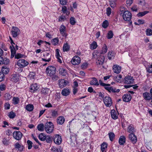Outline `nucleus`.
I'll use <instances>...</instances> for the list:
<instances>
[{
    "label": "nucleus",
    "instance_id": "4be33fe9",
    "mask_svg": "<svg viewBox=\"0 0 152 152\" xmlns=\"http://www.w3.org/2000/svg\"><path fill=\"white\" fill-rule=\"evenodd\" d=\"M99 83L97 79L95 77L92 78V80L90 81V84L92 86H98Z\"/></svg>",
    "mask_w": 152,
    "mask_h": 152
},
{
    "label": "nucleus",
    "instance_id": "ea45409f",
    "mask_svg": "<svg viewBox=\"0 0 152 152\" xmlns=\"http://www.w3.org/2000/svg\"><path fill=\"white\" fill-rule=\"evenodd\" d=\"M38 130L40 132H42L44 130L45 126L43 124H39L37 126Z\"/></svg>",
    "mask_w": 152,
    "mask_h": 152
},
{
    "label": "nucleus",
    "instance_id": "9d476101",
    "mask_svg": "<svg viewBox=\"0 0 152 152\" xmlns=\"http://www.w3.org/2000/svg\"><path fill=\"white\" fill-rule=\"evenodd\" d=\"M80 58L77 56H75L71 61L72 64L74 65L78 64L80 63Z\"/></svg>",
    "mask_w": 152,
    "mask_h": 152
},
{
    "label": "nucleus",
    "instance_id": "5fc2aeb1",
    "mask_svg": "<svg viewBox=\"0 0 152 152\" xmlns=\"http://www.w3.org/2000/svg\"><path fill=\"white\" fill-rule=\"evenodd\" d=\"M19 101V99L18 98L14 97L13 99V103L15 104H18Z\"/></svg>",
    "mask_w": 152,
    "mask_h": 152
},
{
    "label": "nucleus",
    "instance_id": "4c0bfd02",
    "mask_svg": "<svg viewBox=\"0 0 152 152\" xmlns=\"http://www.w3.org/2000/svg\"><path fill=\"white\" fill-rule=\"evenodd\" d=\"M115 53L113 51H109L107 54L108 57L110 60L112 58H114V57Z\"/></svg>",
    "mask_w": 152,
    "mask_h": 152
},
{
    "label": "nucleus",
    "instance_id": "e433bc0d",
    "mask_svg": "<svg viewBox=\"0 0 152 152\" xmlns=\"http://www.w3.org/2000/svg\"><path fill=\"white\" fill-rule=\"evenodd\" d=\"M46 136L44 134L41 133L39 135L38 138L40 140L44 141L46 138Z\"/></svg>",
    "mask_w": 152,
    "mask_h": 152
},
{
    "label": "nucleus",
    "instance_id": "c756f323",
    "mask_svg": "<svg viewBox=\"0 0 152 152\" xmlns=\"http://www.w3.org/2000/svg\"><path fill=\"white\" fill-rule=\"evenodd\" d=\"M10 48L11 50V58H13L15 55L16 51L14 46H10Z\"/></svg>",
    "mask_w": 152,
    "mask_h": 152
},
{
    "label": "nucleus",
    "instance_id": "f257e3e1",
    "mask_svg": "<svg viewBox=\"0 0 152 152\" xmlns=\"http://www.w3.org/2000/svg\"><path fill=\"white\" fill-rule=\"evenodd\" d=\"M99 82L100 85L104 87L105 89L110 93H118L120 91L119 89H116L115 87L110 86V85L109 84H106L102 83L101 80H99Z\"/></svg>",
    "mask_w": 152,
    "mask_h": 152
},
{
    "label": "nucleus",
    "instance_id": "052dcab7",
    "mask_svg": "<svg viewBox=\"0 0 152 152\" xmlns=\"http://www.w3.org/2000/svg\"><path fill=\"white\" fill-rule=\"evenodd\" d=\"M27 143L28 145V149H31L32 147V142L30 140H28L27 141Z\"/></svg>",
    "mask_w": 152,
    "mask_h": 152
},
{
    "label": "nucleus",
    "instance_id": "13d9d810",
    "mask_svg": "<svg viewBox=\"0 0 152 152\" xmlns=\"http://www.w3.org/2000/svg\"><path fill=\"white\" fill-rule=\"evenodd\" d=\"M35 73L34 72H30L28 75L30 79H32L34 78V77L35 76Z\"/></svg>",
    "mask_w": 152,
    "mask_h": 152
},
{
    "label": "nucleus",
    "instance_id": "7ed1b4c3",
    "mask_svg": "<svg viewBox=\"0 0 152 152\" xmlns=\"http://www.w3.org/2000/svg\"><path fill=\"white\" fill-rule=\"evenodd\" d=\"M56 68L53 66H48L46 69V72L48 75L49 76L53 75L56 73Z\"/></svg>",
    "mask_w": 152,
    "mask_h": 152
},
{
    "label": "nucleus",
    "instance_id": "1a4fd4ad",
    "mask_svg": "<svg viewBox=\"0 0 152 152\" xmlns=\"http://www.w3.org/2000/svg\"><path fill=\"white\" fill-rule=\"evenodd\" d=\"M11 32L13 37L15 38L19 34L20 31L18 28L13 26Z\"/></svg>",
    "mask_w": 152,
    "mask_h": 152
},
{
    "label": "nucleus",
    "instance_id": "7c9ffc66",
    "mask_svg": "<svg viewBox=\"0 0 152 152\" xmlns=\"http://www.w3.org/2000/svg\"><path fill=\"white\" fill-rule=\"evenodd\" d=\"M111 115L112 118L114 119H116L118 118L116 112L114 110H113L111 111Z\"/></svg>",
    "mask_w": 152,
    "mask_h": 152
},
{
    "label": "nucleus",
    "instance_id": "473e14b6",
    "mask_svg": "<svg viewBox=\"0 0 152 152\" xmlns=\"http://www.w3.org/2000/svg\"><path fill=\"white\" fill-rule=\"evenodd\" d=\"M59 73L62 76H66L67 75V73L66 69L62 68L59 70Z\"/></svg>",
    "mask_w": 152,
    "mask_h": 152
},
{
    "label": "nucleus",
    "instance_id": "bb28decb",
    "mask_svg": "<svg viewBox=\"0 0 152 152\" xmlns=\"http://www.w3.org/2000/svg\"><path fill=\"white\" fill-rule=\"evenodd\" d=\"M64 121L65 118L63 116L58 117L57 120V124L60 125L64 123Z\"/></svg>",
    "mask_w": 152,
    "mask_h": 152
},
{
    "label": "nucleus",
    "instance_id": "dca6fc26",
    "mask_svg": "<svg viewBox=\"0 0 152 152\" xmlns=\"http://www.w3.org/2000/svg\"><path fill=\"white\" fill-rule=\"evenodd\" d=\"M129 138L133 144H135L136 142L137 139L134 134L130 133L129 135Z\"/></svg>",
    "mask_w": 152,
    "mask_h": 152
},
{
    "label": "nucleus",
    "instance_id": "58836bf2",
    "mask_svg": "<svg viewBox=\"0 0 152 152\" xmlns=\"http://www.w3.org/2000/svg\"><path fill=\"white\" fill-rule=\"evenodd\" d=\"M90 48L92 50L95 49L97 47L96 42L95 41H93L90 45Z\"/></svg>",
    "mask_w": 152,
    "mask_h": 152
},
{
    "label": "nucleus",
    "instance_id": "c85d7f7f",
    "mask_svg": "<svg viewBox=\"0 0 152 152\" xmlns=\"http://www.w3.org/2000/svg\"><path fill=\"white\" fill-rule=\"evenodd\" d=\"M1 72L4 74H7L9 72V69L7 66H4L2 67L1 69Z\"/></svg>",
    "mask_w": 152,
    "mask_h": 152
},
{
    "label": "nucleus",
    "instance_id": "9b49d317",
    "mask_svg": "<svg viewBox=\"0 0 152 152\" xmlns=\"http://www.w3.org/2000/svg\"><path fill=\"white\" fill-rule=\"evenodd\" d=\"M43 57L44 58H42V61L45 62H49L51 60V56L49 53L45 52L44 53Z\"/></svg>",
    "mask_w": 152,
    "mask_h": 152
},
{
    "label": "nucleus",
    "instance_id": "864d4df0",
    "mask_svg": "<svg viewBox=\"0 0 152 152\" xmlns=\"http://www.w3.org/2000/svg\"><path fill=\"white\" fill-rule=\"evenodd\" d=\"M70 23L72 25H74L76 23V22L75 18L73 17H71L70 19Z\"/></svg>",
    "mask_w": 152,
    "mask_h": 152
},
{
    "label": "nucleus",
    "instance_id": "393cba45",
    "mask_svg": "<svg viewBox=\"0 0 152 152\" xmlns=\"http://www.w3.org/2000/svg\"><path fill=\"white\" fill-rule=\"evenodd\" d=\"M126 142V138L124 136H121L119 139L118 143L120 145H124Z\"/></svg>",
    "mask_w": 152,
    "mask_h": 152
},
{
    "label": "nucleus",
    "instance_id": "b1692460",
    "mask_svg": "<svg viewBox=\"0 0 152 152\" xmlns=\"http://www.w3.org/2000/svg\"><path fill=\"white\" fill-rule=\"evenodd\" d=\"M70 93V90L67 88H64L61 91V94L63 96H67L69 95Z\"/></svg>",
    "mask_w": 152,
    "mask_h": 152
},
{
    "label": "nucleus",
    "instance_id": "6ab92c4d",
    "mask_svg": "<svg viewBox=\"0 0 152 152\" xmlns=\"http://www.w3.org/2000/svg\"><path fill=\"white\" fill-rule=\"evenodd\" d=\"M143 97L145 100L150 101L152 99V96L149 93L145 92L143 93Z\"/></svg>",
    "mask_w": 152,
    "mask_h": 152
},
{
    "label": "nucleus",
    "instance_id": "3c124183",
    "mask_svg": "<svg viewBox=\"0 0 152 152\" xmlns=\"http://www.w3.org/2000/svg\"><path fill=\"white\" fill-rule=\"evenodd\" d=\"M146 33L147 36H151L152 35V30L150 28L147 29L146 31Z\"/></svg>",
    "mask_w": 152,
    "mask_h": 152
},
{
    "label": "nucleus",
    "instance_id": "f3484780",
    "mask_svg": "<svg viewBox=\"0 0 152 152\" xmlns=\"http://www.w3.org/2000/svg\"><path fill=\"white\" fill-rule=\"evenodd\" d=\"M10 60L6 58H3L0 56V65L5 64L7 65L9 64Z\"/></svg>",
    "mask_w": 152,
    "mask_h": 152
},
{
    "label": "nucleus",
    "instance_id": "a19ab883",
    "mask_svg": "<svg viewBox=\"0 0 152 152\" xmlns=\"http://www.w3.org/2000/svg\"><path fill=\"white\" fill-rule=\"evenodd\" d=\"M110 6L112 8H114L116 6V0H109Z\"/></svg>",
    "mask_w": 152,
    "mask_h": 152
},
{
    "label": "nucleus",
    "instance_id": "412c9836",
    "mask_svg": "<svg viewBox=\"0 0 152 152\" xmlns=\"http://www.w3.org/2000/svg\"><path fill=\"white\" fill-rule=\"evenodd\" d=\"M113 71L115 73L118 74L121 71V67L118 65H113Z\"/></svg>",
    "mask_w": 152,
    "mask_h": 152
},
{
    "label": "nucleus",
    "instance_id": "c03bdc74",
    "mask_svg": "<svg viewBox=\"0 0 152 152\" xmlns=\"http://www.w3.org/2000/svg\"><path fill=\"white\" fill-rule=\"evenodd\" d=\"M108 135L110 140L111 141H113L115 137V135L114 133L113 132H110L108 133Z\"/></svg>",
    "mask_w": 152,
    "mask_h": 152
},
{
    "label": "nucleus",
    "instance_id": "0e129e2a",
    "mask_svg": "<svg viewBox=\"0 0 152 152\" xmlns=\"http://www.w3.org/2000/svg\"><path fill=\"white\" fill-rule=\"evenodd\" d=\"M66 19V17L62 15L59 17L58 19L59 21H62Z\"/></svg>",
    "mask_w": 152,
    "mask_h": 152
},
{
    "label": "nucleus",
    "instance_id": "5701e85b",
    "mask_svg": "<svg viewBox=\"0 0 152 152\" xmlns=\"http://www.w3.org/2000/svg\"><path fill=\"white\" fill-rule=\"evenodd\" d=\"M15 148L20 151H22L24 148L23 146L18 143H16L14 144Z\"/></svg>",
    "mask_w": 152,
    "mask_h": 152
},
{
    "label": "nucleus",
    "instance_id": "680f3d73",
    "mask_svg": "<svg viewBox=\"0 0 152 152\" xmlns=\"http://www.w3.org/2000/svg\"><path fill=\"white\" fill-rule=\"evenodd\" d=\"M50 77H52V80L54 81L56 80H58L59 78V77L58 75L55 74H54L53 75L50 76Z\"/></svg>",
    "mask_w": 152,
    "mask_h": 152
},
{
    "label": "nucleus",
    "instance_id": "603ef678",
    "mask_svg": "<svg viewBox=\"0 0 152 152\" xmlns=\"http://www.w3.org/2000/svg\"><path fill=\"white\" fill-rule=\"evenodd\" d=\"M109 25L108 21L107 20H105L104 21L102 24V26L104 28H107Z\"/></svg>",
    "mask_w": 152,
    "mask_h": 152
},
{
    "label": "nucleus",
    "instance_id": "c9c22d12",
    "mask_svg": "<svg viewBox=\"0 0 152 152\" xmlns=\"http://www.w3.org/2000/svg\"><path fill=\"white\" fill-rule=\"evenodd\" d=\"M107 50V46L105 44H104L103 46L102 49L100 52V53L102 54H104L105 53Z\"/></svg>",
    "mask_w": 152,
    "mask_h": 152
},
{
    "label": "nucleus",
    "instance_id": "bf43d9fd",
    "mask_svg": "<svg viewBox=\"0 0 152 152\" xmlns=\"http://www.w3.org/2000/svg\"><path fill=\"white\" fill-rule=\"evenodd\" d=\"M23 56V55L20 53H17L15 55V58L19 59L22 58Z\"/></svg>",
    "mask_w": 152,
    "mask_h": 152
},
{
    "label": "nucleus",
    "instance_id": "774afa93",
    "mask_svg": "<svg viewBox=\"0 0 152 152\" xmlns=\"http://www.w3.org/2000/svg\"><path fill=\"white\" fill-rule=\"evenodd\" d=\"M147 71L149 73H152V64L150 65L147 69Z\"/></svg>",
    "mask_w": 152,
    "mask_h": 152
},
{
    "label": "nucleus",
    "instance_id": "37998d69",
    "mask_svg": "<svg viewBox=\"0 0 152 152\" xmlns=\"http://www.w3.org/2000/svg\"><path fill=\"white\" fill-rule=\"evenodd\" d=\"M149 12L148 11H145L139 12L137 15L138 17H142Z\"/></svg>",
    "mask_w": 152,
    "mask_h": 152
},
{
    "label": "nucleus",
    "instance_id": "79ce46f5",
    "mask_svg": "<svg viewBox=\"0 0 152 152\" xmlns=\"http://www.w3.org/2000/svg\"><path fill=\"white\" fill-rule=\"evenodd\" d=\"M113 35V34L112 31H109L107 34V37L108 39H110L112 38Z\"/></svg>",
    "mask_w": 152,
    "mask_h": 152
},
{
    "label": "nucleus",
    "instance_id": "a878e982",
    "mask_svg": "<svg viewBox=\"0 0 152 152\" xmlns=\"http://www.w3.org/2000/svg\"><path fill=\"white\" fill-rule=\"evenodd\" d=\"M11 80L15 82H17L19 80V77L18 75L16 74H13L11 77Z\"/></svg>",
    "mask_w": 152,
    "mask_h": 152
},
{
    "label": "nucleus",
    "instance_id": "72a5a7b5",
    "mask_svg": "<svg viewBox=\"0 0 152 152\" xmlns=\"http://www.w3.org/2000/svg\"><path fill=\"white\" fill-rule=\"evenodd\" d=\"M101 150L103 152L107 148V144L106 142H104L101 145Z\"/></svg>",
    "mask_w": 152,
    "mask_h": 152
},
{
    "label": "nucleus",
    "instance_id": "a18cd8bd",
    "mask_svg": "<svg viewBox=\"0 0 152 152\" xmlns=\"http://www.w3.org/2000/svg\"><path fill=\"white\" fill-rule=\"evenodd\" d=\"M121 78V75H118L114 77L113 79L115 81L118 82Z\"/></svg>",
    "mask_w": 152,
    "mask_h": 152
},
{
    "label": "nucleus",
    "instance_id": "423d86ee",
    "mask_svg": "<svg viewBox=\"0 0 152 152\" xmlns=\"http://www.w3.org/2000/svg\"><path fill=\"white\" fill-rule=\"evenodd\" d=\"M53 139L54 142L56 145H59L62 142L61 137L59 134L55 135L53 136Z\"/></svg>",
    "mask_w": 152,
    "mask_h": 152
},
{
    "label": "nucleus",
    "instance_id": "2f4dec72",
    "mask_svg": "<svg viewBox=\"0 0 152 152\" xmlns=\"http://www.w3.org/2000/svg\"><path fill=\"white\" fill-rule=\"evenodd\" d=\"M70 49V46L68 43L64 44L63 47V50L64 52H67L69 51Z\"/></svg>",
    "mask_w": 152,
    "mask_h": 152
},
{
    "label": "nucleus",
    "instance_id": "cd10ccee",
    "mask_svg": "<svg viewBox=\"0 0 152 152\" xmlns=\"http://www.w3.org/2000/svg\"><path fill=\"white\" fill-rule=\"evenodd\" d=\"M127 131L128 132L131 133H133L135 132V129L133 125H130L128 127Z\"/></svg>",
    "mask_w": 152,
    "mask_h": 152
},
{
    "label": "nucleus",
    "instance_id": "4468645a",
    "mask_svg": "<svg viewBox=\"0 0 152 152\" xmlns=\"http://www.w3.org/2000/svg\"><path fill=\"white\" fill-rule=\"evenodd\" d=\"M60 33L62 36L66 37L67 35L66 33V27L64 25H62L59 28Z\"/></svg>",
    "mask_w": 152,
    "mask_h": 152
},
{
    "label": "nucleus",
    "instance_id": "f704fd0d",
    "mask_svg": "<svg viewBox=\"0 0 152 152\" xmlns=\"http://www.w3.org/2000/svg\"><path fill=\"white\" fill-rule=\"evenodd\" d=\"M34 108L33 105L31 104L27 105L26 107V109L29 111H32L33 110Z\"/></svg>",
    "mask_w": 152,
    "mask_h": 152
},
{
    "label": "nucleus",
    "instance_id": "e2e57ef3",
    "mask_svg": "<svg viewBox=\"0 0 152 152\" xmlns=\"http://www.w3.org/2000/svg\"><path fill=\"white\" fill-rule=\"evenodd\" d=\"M111 9L109 7H108L106 10V14L108 16H109L111 14Z\"/></svg>",
    "mask_w": 152,
    "mask_h": 152
},
{
    "label": "nucleus",
    "instance_id": "0eeeda50",
    "mask_svg": "<svg viewBox=\"0 0 152 152\" xmlns=\"http://www.w3.org/2000/svg\"><path fill=\"white\" fill-rule=\"evenodd\" d=\"M69 83L68 81L64 79H60L58 81V84L59 88H63L66 86Z\"/></svg>",
    "mask_w": 152,
    "mask_h": 152
},
{
    "label": "nucleus",
    "instance_id": "49530a36",
    "mask_svg": "<svg viewBox=\"0 0 152 152\" xmlns=\"http://www.w3.org/2000/svg\"><path fill=\"white\" fill-rule=\"evenodd\" d=\"M49 91L48 88H42L41 91V93L44 95H45L48 94Z\"/></svg>",
    "mask_w": 152,
    "mask_h": 152
},
{
    "label": "nucleus",
    "instance_id": "338daca9",
    "mask_svg": "<svg viewBox=\"0 0 152 152\" xmlns=\"http://www.w3.org/2000/svg\"><path fill=\"white\" fill-rule=\"evenodd\" d=\"M88 64L87 63H84L81 66V68L82 69H85L87 68Z\"/></svg>",
    "mask_w": 152,
    "mask_h": 152
},
{
    "label": "nucleus",
    "instance_id": "f8f14e48",
    "mask_svg": "<svg viewBox=\"0 0 152 152\" xmlns=\"http://www.w3.org/2000/svg\"><path fill=\"white\" fill-rule=\"evenodd\" d=\"M13 136L15 139L19 140L21 139L23 134L20 132L16 131L13 133Z\"/></svg>",
    "mask_w": 152,
    "mask_h": 152
},
{
    "label": "nucleus",
    "instance_id": "ddd939ff",
    "mask_svg": "<svg viewBox=\"0 0 152 152\" xmlns=\"http://www.w3.org/2000/svg\"><path fill=\"white\" fill-rule=\"evenodd\" d=\"M39 87L37 84L36 83H34L31 84L30 88V91L32 93H34L37 91L39 89Z\"/></svg>",
    "mask_w": 152,
    "mask_h": 152
},
{
    "label": "nucleus",
    "instance_id": "4d7b16f0",
    "mask_svg": "<svg viewBox=\"0 0 152 152\" xmlns=\"http://www.w3.org/2000/svg\"><path fill=\"white\" fill-rule=\"evenodd\" d=\"M8 116L11 118H13L15 116V114L13 112H10Z\"/></svg>",
    "mask_w": 152,
    "mask_h": 152
},
{
    "label": "nucleus",
    "instance_id": "09e8293b",
    "mask_svg": "<svg viewBox=\"0 0 152 152\" xmlns=\"http://www.w3.org/2000/svg\"><path fill=\"white\" fill-rule=\"evenodd\" d=\"M59 40L58 38H55L53 39L52 42L53 44L54 45H57L58 43Z\"/></svg>",
    "mask_w": 152,
    "mask_h": 152
},
{
    "label": "nucleus",
    "instance_id": "20e7f679",
    "mask_svg": "<svg viewBox=\"0 0 152 152\" xmlns=\"http://www.w3.org/2000/svg\"><path fill=\"white\" fill-rule=\"evenodd\" d=\"M28 64V62L23 59L19 60L17 63L18 66L20 68H23L27 66Z\"/></svg>",
    "mask_w": 152,
    "mask_h": 152
},
{
    "label": "nucleus",
    "instance_id": "69168bd1",
    "mask_svg": "<svg viewBox=\"0 0 152 152\" xmlns=\"http://www.w3.org/2000/svg\"><path fill=\"white\" fill-rule=\"evenodd\" d=\"M3 144L6 145H7L9 144V141L7 140L6 138H4L2 141Z\"/></svg>",
    "mask_w": 152,
    "mask_h": 152
},
{
    "label": "nucleus",
    "instance_id": "6e6552de",
    "mask_svg": "<svg viewBox=\"0 0 152 152\" xmlns=\"http://www.w3.org/2000/svg\"><path fill=\"white\" fill-rule=\"evenodd\" d=\"M104 104L106 106L110 107L111 106L112 101L111 98L109 96H105L103 99Z\"/></svg>",
    "mask_w": 152,
    "mask_h": 152
},
{
    "label": "nucleus",
    "instance_id": "39448f33",
    "mask_svg": "<svg viewBox=\"0 0 152 152\" xmlns=\"http://www.w3.org/2000/svg\"><path fill=\"white\" fill-rule=\"evenodd\" d=\"M122 16L124 20L126 21L130 20L132 17L131 13L128 11H124Z\"/></svg>",
    "mask_w": 152,
    "mask_h": 152
},
{
    "label": "nucleus",
    "instance_id": "6e6d98bb",
    "mask_svg": "<svg viewBox=\"0 0 152 152\" xmlns=\"http://www.w3.org/2000/svg\"><path fill=\"white\" fill-rule=\"evenodd\" d=\"M4 97L6 100H9L11 99L12 96L10 95V94L7 93L5 94Z\"/></svg>",
    "mask_w": 152,
    "mask_h": 152
},
{
    "label": "nucleus",
    "instance_id": "de8ad7c7",
    "mask_svg": "<svg viewBox=\"0 0 152 152\" xmlns=\"http://www.w3.org/2000/svg\"><path fill=\"white\" fill-rule=\"evenodd\" d=\"M53 139L51 137L48 135L46 136V138L45 140L47 142L50 143L52 142V140Z\"/></svg>",
    "mask_w": 152,
    "mask_h": 152
},
{
    "label": "nucleus",
    "instance_id": "aec40b11",
    "mask_svg": "<svg viewBox=\"0 0 152 152\" xmlns=\"http://www.w3.org/2000/svg\"><path fill=\"white\" fill-rule=\"evenodd\" d=\"M132 99V96L129 94H125L123 96L124 101L128 102H129Z\"/></svg>",
    "mask_w": 152,
    "mask_h": 152
},
{
    "label": "nucleus",
    "instance_id": "a211bd4d",
    "mask_svg": "<svg viewBox=\"0 0 152 152\" xmlns=\"http://www.w3.org/2000/svg\"><path fill=\"white\" fill-rule=\"evenodd\" d=\"M104 59L105 58L104 56H100V57L96 62V64L98 66L102 65L104 63Z\"/></svg>",
    "mask_w": 152,
    "mask_h": 152
},
{
    "label": "nucleus",
    "instance_id": "8fccbe9b",
    "mask_svg": "<svg viewBox=\"0 0 152 152\" xmlns=\"http://www.w3.org/2000/svg\"><path fill=\"white\" fill-rule=\"evenodd\" d=\"M52 111L51 116L53 118L56 117L58 116V112L57 111L53 110Z\"/></svg>",
    "mask_w": 152,
    "mask_h": 152
},
{
    "label": "nucleus",
    "instance_id": "2eb2a0df",
    "mask_svg": "<svg viewBox=\"0 0 152 152\" xmlns=\"http://www.w3.org/2000/svg\"><path fill=\"white\" fill-rule=\"evenodd\" d=\"M125 83L126 84H130L133 83L134 79L132 77L130 76H126L124 78Z\"/></svg>",
    "mask_w": 152,
    "mask_h": 152
},
{
    "label": "nucleus",
    "instance_id": "f03ea898",
    "mask_svg": "<svg viewBox=\"0 0 152 152\" xmlns=\"http://www.w3.org/2000/svg\"><path fill=\"white\" fill-rule=\"evenodd\" d=\"M53 124L50 122H47L45 125V130L48 133H52L53 131Z\"/></svg>",
    "mask_w": 152,
    "mask_h": 152
}]
</instances>
